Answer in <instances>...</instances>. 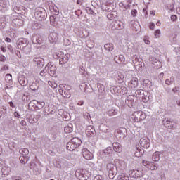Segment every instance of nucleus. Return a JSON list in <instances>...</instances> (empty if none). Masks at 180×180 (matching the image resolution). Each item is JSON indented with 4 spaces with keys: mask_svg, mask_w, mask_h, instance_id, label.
<instances>
[{
    "mask_svg": "<svg viewBox=\"0 0 180 180\" xmlns=\"http://www.w3.org/2000/svg\"><path fill=\"white\" fill-rule=\"evenodd\" d=\"M81 144H82V141H81L78 137H75L67 143L66 148L68 151H74V150H75V148H78Z\"/></svg>",
    "mask_w": 180,
    "mask_h": 180,
    "instance_id": "f257e3e1",
    "label": "nucleus"
},
{
    "mask_svg": "<svg viewBox=\"0 0 180 180\" xmlns=\"http://www.w3.org/2000/svg\"><path fill=\"white\" fill-rule=\"evenodd\" d=\"M115 129H116V125H115V122L112 120L108 122L107 125L101 124L99 126V130L103 131V133H109V131H113Z\"/></svg>",
    "mask_w": 180,
    "mask_h": 180,
    "instance_id": "f03ea898",
    "label": "nucleus"
},
{
    "mask_svg": "<svg viewBox=\"0 0 180 180\" xmlns=\"http://www.w3.org/2000/svg\"><path fill=\"white\" fill-rule=\"evenodd\" d=\"M34 16L37 20H46L47 18V12L43 8H36Z\"/></svg>",
    "mask_w": 180,
    "mask_h": 180,
    "instance_id": "7ed1b4c3",
    "label": "nucleus"
},
{
    "mask_svg": "<svg viewBox=\"0 0 180 180\" xmlns=\"http://www.w3.org/2000/svg\"><path fill=\"white\" fill-rule=\"evenodd\" d=\"M107 171L110 179H113L117 174V167L113 163H108L107 165Z\"/></svg>",
    "mask_w": 180,
    "mask_h": 180,
    "instance_id": "20e7f679",
    "label": "nucleus"
},
{
    "mask_svg": "<svg viewBox=\"0 0 180 180\" xmlns=\"http://www.w3.org/2000/svg\"><path fill=\"white\" fill-rule=\"evenodd\" d=\"M57 57L59 58V64L61 65L67 64L70 60V54L66 53L64 55L63 52H59L56 53Z\"/></svg>",
    "mask_w": 180,
    "mask_h": 180,
    "instance_id": "39448f33",
    "label": "nucleus"
},
{
    "mask_svg": "<svg viewBox=\"0 0 180 180\" xmlns=\"http://www.w3.org/2000/svg\"><path fill=\"white\" fill-rule=\"evenodd\" d=\"M86 171L84 169H78L75 172V176L78 178L79 180H86L88 178H89V176L86 174Z\"/></svg>",
    "mask_w": 180,
    "mask_h": 180,
    "instance_id": "423d86ee",
    "label": "nucleus"
},
{
    "mask_svg": "<svg viewBox=\"0 0 180 180\" xmlns=\"http://www.w3.org/2000/svg\"><path fill=\"white\" fill-rule=\"evenodd\" d=\"M164 126L167 129H170L172 130H175L176 129V122L172 120L171 118H168L165 122Z\"/></svg>",
    "mask_w": 180,
    "mask_h": 180,
    "instance_id": "0eeeda50",
    "label": "nucleus"
},
{
    "mask_svg": "<svg viewBox=\"0 0 180 180\" xmlns=\"http://www.w3.org/2000/svg\"><path fill=\"white\" fill-rule=\"evenodd\" d=\"M142 164L144 165V167H146V168L151 169V171H155V169H158V165L154 162L148 160H143Z\"/></svg>",
    "mask_w": 180,
    "mask_h": 180,
    "instance_id": "6e6552de",
    "label": "nucleus"
},
{
    "mask_svg": "<svg viewBox=\"0 0 180 180\" xmlns=\"http://www.w3.org/2000/svg\"><path fill=\"white\" fill-rule=\"evenodd\" d=\"M139 143L143 148H149L151 146V141L150 139L147 137L141 138L139 141Z\"/></svg>",
    "mask_w": 180,
    "mask_h": 180,
    "instance_id": "1a4fd4ad",
    "label": "nucleus"
},
{
    "mask_svg": "<svg viewBox=\"0 0 180 180\" xmlns=\"http://www.w3.org/2000/svg\"><path fill=\"white\" fill-rule=\"evenodd\" d=\"M33 105H35V108L37 109H43L44 106H46V103L44 101H37L36 100H32L30 102V106H33Z\"/></svg>",
    "mask_w": 180,
    "mask_h": 180,
    "instance_id": "9d476101",
    "label": "nucleus"
},
{
    "mask_svg": "<svg viewBox=\"0 0 180 180\" xmlns=\"http://www.w3.org/2000/svg\"><path fill=\"white\" fill-rule=\"evenodd\" d=\"M82 154L85 160H92L94 158V154L89 151L86 148L82 150Z\"/></svg>",
    "mask_w": 180,
    "mask_h": 180,
    "instance_id": "9b49d317",
    "label": "nucleus"
},
{
    "mask_svg": "<svg viewBox=\"0 0 180 180\" xmlns=\"http://www.w3.org/2000/svg\"><path fill=\"white\" fill-rule=\"evenodd\" d=\"M86 134L88 137H95L96 131L94 129V126L89 125L86 128Z\"/></svg>",
    "mask_w": 180,
    "mask_h": 180,
    "instance_id": "f8f14e48",
    "label": "nucleus"
},
{
    "mask_svg": "<svg viewBox=\"0 0 180 180\" xmlns=\"http://www.w3.org/2000/svg\"><path fill=\"white\" fill-rule=\"evenodd\" d=\"M58 34L56 32H51L49 35V41L50 43L55 44L58 43Z\"/></svg>",
    "mask_w": 180,
    "mask_h": 180,
    "instance_id": "ddd939ff",
    "label": "nucleus"
},
{
    "mask_svg": "<svg viewBox=\"0 0 180 180\" xmlns=\"http://www.w3.org/2000/svg\"><path fill=\"white\" fill-rule=\"evenodd\" d=\"M32 41L33 44H43V38L40 34H33Z\"/></svg>",
    "mask_w": 180,
    "mask_h": 180,
    "instance_id": "4468645a",
    "label": "nucleus"
},
{
    "mask_svg": "<svg viewBox=\"0 0 180 180\" xmlns=\"http://www.w3.org/2000/svg\"><path fill=\"white\" fill-rule=\"evenodd\" d=\"M33 61L38 68H43L44 66V59L43 58H34Z\"/></svg>",
    "mask_w": 180,
    "mask_h": 180,
    "instance_id": "2eb2a0df",
    "label": "nucleus"
},
{
    "mask_svg": "<svg viewBox=\"0 0 180 180\" xmlns=\"http://www.w3.org/2000/svg\"><path fill=\"white\" fill-rule=\"evenodd\" d=\"M18 79L19 84H21L22 86H26V85L28 84L27 78H26V77H25L23 75H19Z\"/></svg>",
    "mask_w": 180,
    "mask_h": 180,
    "instance_id": "dca6fc26",
    "label": "nucleus"
},
{
    "mask_svg": "<svg viewBox=\"0 0 180 180\" xmlns=\"http://www.w3.org/2000/svg\"><path fill=\"white\" fill-rule=\"evenodd\" d=\"M49 11L53 13V15H55V16H57V15L60 14V11H58V7L56 6L54 4L51 3L49 5Z\"/></svg>",
    "mask_w": 180,
    "mask_h": 180,
    "instance_id": "f3484780",
    "label": "nucleus"
},
{
    "mask_svg": "<svg viewBox=\"0 0 180 180\" xmlns=\"http://www.w3.org/2000/svg\"><path fill=\"white\" fill-rule=\"evenodd\" d=\"M113 77L116 82H118V84H122V82H123V76L120 72H114Z\"/></svg>",
    "mask_w": 180,
    "mask_h": 180,
    "instance_id": "a211bd4d",
    "label": "nucleus"
},
{
    "mask_svg": "<svg viewBox=\"0 0 180 180\" xmlns=\"http://www.w3.org/2000/svg\"><path fill=\"white\" fill-rule=\"evenodd\" d=\"M18 49H23V47L25 49H29V45H27V40L26 39H20L18 41Z\"/></svg>",
    "mask_w": 180,
    "mask_h": 180,
    "instance_id": "6ab92c4d",
    "label": "nucleus"
},
{
    "mask_svg": "<svg viewBox=\"0 0 180 180\" xmlns=\"http://www.w3.org/2000/svg\"><path fill=\"white\" fill-rule=\"evenodd\" d=\"M57 70V67L55 65H52L51 67L48 68V73L51 77H56V71Z\"/></svg>",
    "mask_w": 180,
    "mask_h": 180,
    "instance_id": "aec40b11",
    "label": "nucleus"
},
{
    "mask_svg": "<svg viewBox=\"0 0 180 180\" xmlns=\"http://www.w3.org/2000/svg\"><path fill=\"white\" fill-rule=\"evenodd\" d=\"M114 61L117 63V64H122V63H124L125 61L124 56L123 55L116 56L114 58Z\"/></svg>",
    "mask_w": 180,
    "mask_h": 180,
    "instance_id": "412c9836",
    "label": "nucleus"
},
{
    "mask_svg": "<svg viewBox=\"0 0 180 180\" xmlns=\"http://www.w3.org/2000/svg\"><path fill=\"white\" fill-rule=\"evenodd\" d=\"M112 147H113V150L114 151H115V153H122V145H120V143L115 142L112 143Z\"/></svg>",
    "mask_w": 180,
    "mask_h": 180,
    "instance_id": "4be33fe9",
    "label": "nucleus"
},
{
    "mask_svg": "<svg viewBox=\"0 0 180 180\" xmlns=\"http://www.w3.org/2000/svg\"><path fill=\"white\" fill-rule=\"evenodd\" d=\"M161 158V152H155L152 155L153 161L157 162L160 161Z\"/></svg>",
    "mask_w": 180,
    "mask_h": 180,
    "instance_id": "5701e85b",
    "label": "nucleus"
},
{
    "mask_svg": "<svg viewBox=\"0 0 180 180\" xmlns=\"http://www.w3.org/2000/svg\"><path fill=\"white\" fill-rule=\"evenodd\" d=\"M13 25H15V26H17L18 27H19L20 26H23L24 21L22 19L15 18L13 20Z\"/></svg>",
    "mask_w": 180,
    "mask_h": 180,
    "instance_id": "b1692460",
    "label": "nucleus"
},
{
    "mask_svg": "<svg viewBox=\"0 0 180 180\" xmlns=\"http://www.w3.org/2000/svg\"><path fill=\"white\" fill-rule=\"evenodd\" d=\"M19 153L21 155V157H25L29 155V149L26 148H22L19 150Z\"/></svg>",
    "mask_w": 180,
    "mask_h": 180,
    "instance_id": "393cba45",
    "label": "nucleus"
},
{
    "mask_svg": "<svg viewBox=\"0 0 180 180\" xmlns=\"http://www.w3.org/2000/svg\"><path fill=\"white\" fill-rule=\"evenodd\" d=\"M143 115V112H135L132 116L134 117L135 122H139L140 120V117H141Z\"/></svg>",
    "mask_w": 180,
    "mask_h": 180,
    "instance_id": "a878e982",
    "label": "nucleus"
},
{
    "mask_svg": "<svg viewBox=\"0 0 180 180\" xmlns=\"http://www.w3.org/2000/svg\"><path fill=\"white\" fill-rule=\"evenodd\" d=\"M40 117H41V115L40 114L34 115V117L32 118V120H29V123H37L39 120H40Z\"/></svg>",
    "mask_w": 180,
    "mask_h": 180,
    "instance_id": "bb28decb",
    "label": "nucleus"
},
{
    "mask_svg": "<svg viewBox=\"0 0 180 180\" xmlns=\"http://www.w3.org/2000/svg\"><path fill=\"white\" fill-rule=\"evenodd\" d=\"M129 175H131V176H136L137 178L141 176L140 172L136 169L130 170Z\"/></svg>",
    "mask_w": 180,
    "mask_h": 180,
    "instance_id": "cd10ccee",
    "label": "nucleus"
},
{
    "mask_svg": "<svg viewBox=\"0 0 180 180\" xmlns=\"http://www.w3.org/2000/svg\"><path fill=\"white\" fill-rule=\"evenodd\" d=\"M79 72L83 77H85L86 75H88V72L85 70V68H84V66L79 67Z\"/></svg>",
    "mask_w": 180,
    "mask_h": 180,
    "instance_id": "c85d7f7f",
    "label": "nucleus"
},
{
    "mask_svg": "<svg viewBox=\"0 0 180 180\" xmlns=\"http://www.w3.org/2000/svg\"><path fill=\"white\" fill-rule=\"evenodd\" d=\"M19 160L21 164H27V162L29 161V156H20Z\"/></svg>",
    "mask_w": 180,
    "mask_h": 180,
    "instance_id": "c756f323",
    "label": "nucleus"
},
{
    "mask_svg": "<svg viewBox=\"0 0 180 180\" xmlns=\"http://www.w3.org/2000/svg\"><path fill=\"white\" fill-rule=\"evenodd\" d=\"M105 50H108V51H113L115 50V47L113 46V44H106L104 45Z\"/></svg>",
    "mask_w": 180,
    "mask_h": 180,
    "instance_id": "7c9ffc66",
    "label": "nucleus"
},
{
    "mask_svg": "<svg viewBox=\"0 0 180 180\" xmlns=\"http://www.w3.org/2000/svg\"><path fill=\"white\" fill-rule=\"evenodd\" d=\"M103 153L105 155H110L113 153V148L109 146Z\"/></svg>",
    "mask_w": 180,
    "mask_h": 180,
    "instance_id": "2f4dec72",
    "label": "nucleus"
},
{
    "mask_svg": "<svg viewBox=\"0 0 180 180\" xmlns=\"http://www.w3.org/2000/svg\"><path fill=\"white\" fill-rule=\"evenodd\" d=\"M86 45L88 49H94V47L95 46V42H94V41L91 39H89L86 41Z\"/></svg>",
    "mask_w": 180,
    "mask_h": 180,
    "instance_id": "473e14b6",
    "label": "nucleus"
},
{
    "mask_svg": "<svg viewBox=\"0 0 180 180\" xmlns=\"http://www.w3.org/2000/svg\"><path fill=\"white\" fill-rule=\"evenodd\" d=\"M39 83L34 82L32 84H30V89H31V91H37L39 89Z\"/></svg>",
    "mask_w": 180,
    "mask_h": 180,
    "instance_id": "72a5a7b5",
    "label": "nucleus"
},
{
    "mask_svg": "<svg viewBox=\"0 0 180 180\" xmlns=\"http://www.w3.org/2000/svg\"><path fill=\"white\" fill-rule=\"evenodd\" d=\"M63 98H66V99H70L71 98V92L69 90L64 89V93L62 94Z\"/></svg>",
    "mask_w": 180,
    "mask_h": 180,
    "instance_id": "f704fd0d",
    "label": "nucleus"
},
{
    "mask_svg": "<svg viewBox=\"0 0 180 180\" xmlns=\"http://www.w3.org/2000/svg\"><path fill=\"white\" fill-rule=\"evenodd\" d=\"M11 172V167H4L1 169V172L3 175H9V172Z\"/></svg>",
    "mask_w": 180,
    "mask_h": 180,
    "instance_id": "c9c22d12",
    "label": "nucleus"
},
{
    "mask_svg": "<svg viewBox=\"0 0 180 180\" xmlns=\"http://www.w3.org/2000/svg\"><path fill=\"white\" fill-rule=\"evenodd\" d=\"M41 24L34 22V23H32V29H33L34 30H39V29H41Z\"/></svg>",
    "mask_w": 180,
    "mask_h": 180,
    "instance_id": "e433bc0d",
    "label": "nucleus"
},
{
    "mask_svg": "<svg viewBox=\"0 0 180 180\" xmlns=\"http://www.w3.org/2000/svg\"><path fill=\"white\" fill-rule=\"evenodd\" d=\"M65 133H71L72 131V124H68V126L64 127Z\"/></svg>",
    "mask_w": 180,
    "mask_h": 180,
    "instance_id": "4c0bfd02",
    "label": "nucleus"
},
{
    "mask_svg": "<svg viewBox=\"0 0 180 180\" xmlns=\"http://www.w3.org/2000/svg\"><path fill=\"white\" fill-rule=\"evenodd\" d=\"M107 115H108V116H116V115H117V110H115V109L109 110L107 112Z\"/></svg>",
    "mask_w": 180,
    "mask_h": 180,
    "instance_id": "58836bf2",
    "label": "nucleus"
},
{
    "mask_svg": "<svg viewBox=\"0 0 180 180\" xmlns=\"http://www.w3.org/2000/svg\"><path fill=\"white\" fill-rule=\"evenodd\" d=\"M174 82H175V79L174 78V77H172L169 79H167L165 80L166 85H172Z\"/></svg>",
    "mask_w": 180,
    "mask_h": 180,
    "instance_id": "ea45409f",
    "label": "nucleus"
},
{
    "mask_svg": "<svg viewBox=\"0 0 180 180\" xmlns=\"http://www.w3.org/2000/svg\"><path fill=\"white\" fill-rule=\"evenodd\" d=\"M118 89L121 90L120 95H126V94H127V88L124 86L118 87Z\"/></svg>",
    "mask_w": 180,
    "mask_h": 180,
    "instance_id": "a19ab883",
    "label": "nucleus"
},
{
    "mask_svg": "<svg viewBox=\"0 0 180 180\" xmlns=\"http://www.w3.org/2000/svg\"><path fill=\"white\" fill-rule=\"evenodd\" d=\"M23 7H19V6H15L13 8V11L15 13H18V15H20L22 13V8Z\"/></svg>",
    "mask_w": 180,
    "mask_h": 180,
    "instance_id": "79ce46f5",
    "label": "nucleus"
},
{
    "mask_svg": "<svg viewBox=\"0 0 180 180\" xmlns=\"http://www.w3.org/2000/svg\"><path fill=\"white\" fill-rule=\"evenodd\" d=\"M131 84L132 85H134V87H136L137 86V85H139V80L137 78H133L131 80Z\"/></svg>",
    "mask_w": 180,
    "mask_h": 180,
    "instance_id": "37998d69",
    "label": "nucleus"
},
{
    "mask_svg": "<svg viewBox=\"0 0 180 180\" xmlns=\"http://www.w3.org/2000/svg\"><path fill=\"white\" fill-rule=\"evenodd\" d=\"M143 151L141 150V149L137 148L135 153L136 157H141V155H143Z\"/></svg>",
    "mask_w": 180,
    "mask_h": 180,
    "instance_id": "c03bdc74",
    "label": "nucleus"
},
{
    "mask_svg": "<svg viewBox=\"0 0 180 180\" xmlns=\"http://www.w3.org/2000/svg\"><path fill=\"white\" fill-rule=\"evenodd\" d=\"M49 19L51 25H52V26H54V24L56 23V16L51 15Z\"/></svg>",
    "mask_w": 180,
    "mask_h": 180,
    "instance_id": "a18cd8bd",
    "label": "nucleus"
},
{
    "mask_svg": "<svg viewBox=\"0 0 180 180\" xmlns=\"http://www.w3.org/2000/svg\"><path fill=\"white\" fill-rule=\"evenodd\" d=\"M23 51H25V54H29L32 51V48H30V46H29L28 49H26L25 47L22 48Z\"/></svg>",
    "mask_w": 180,
    "mask_h": 180,
    "instance_id": "49530a36",
    "label": "nucleus"
},
{
    "mask_svg": "<svg viewBox=\"0 0 180 180\" xmlns=\"http://www.w3.org/2000/svg\"><path fill=\"white\" fill-rule=\"evenodd\" d=\"M121 180H130V178L129 177V176L126 174H123L121 175L120 177Z\"/></svg>",
    "mask_w": 180,
    "mask_h": 180,
    "instance_id": "de8ad7c7",
    "label": "nucleus"
},
{
    "mask_svg": "<svg viewBox=\"0 0 180 180\" xmlns=\"http://www.w3.org/2000/svg\"><path fill=\"white\" fill-rule=\"evenodd\" d=\"M83 116L84 119H86V120H91V115L89 114V112H84L83 114Z\"/></svg>",
    "mask_w": 180,
    "mask_h": 180,
    "instance_id": "09e8293b",
    "label": "nucleus"
},
{
    "mask_svg": "<svg viewBox=\"0 0 180 180\" xmlns=\"http://www.w3.org/2000/svg\"><path fill=\"white\" fill-rule=\"evenodd\" d=\"M116 24L117 25V29H123V27H124V26H123V22L120 21H117Z\"/></svg>",
    "mask_w": 180,
    "mask_h": 180,
    "instance_id": "8fccbe9b",
    "label": "nucleus"
},
{
    "mask_svg": "<svg viewBox=\"0 0 180 180\" xmlns=\"http://www.w3.org/2000/svg\"><path fill=\"white\" fill-rule=\"evenodd\" d=\"M63 44L65 46H70V44H71V41H70V39L65 38V39H64Z\"/></svg>",
    "mask_w": 180,
    "mask_h": 180,
    "instance_id": "3c124183",
    "label": "nucleus"
},
{
    "mask_svg": "<svg viewBox=\"0 0 180 180\" xmlns=\"http://www.w3.org/2000/svg\"><path fill=\"white\" fill-rule=\"evenodd\" d=\"M119 88H122V86H116V87L114 89L115 92H117V94H120L121 91H122V90L120 89Z\"/></svg>",
    "mask_w": 180,
    "mask_h": 180,
    "instance_id": "603ef678",
    "label": "nucleus"
},
{
    "mask_svg": "<svg viewBox=\"0 0 180 180\" xmlns=\"http://www.w3.org/2000/svg\"><path fill=\"white\" fill-rule=\"evenodd\" d=\"M161 33V31L160 30H157L155 32V37L156 39H158V37H160V34Z\"/></svg>",
    "mask_w": 180,
    "mask_h": 180,
    "instance_id": "864d4df0",
    "label": "nucleus"
},
{
    "mask_svg": "<svg viewBox=\"0 0 180 180\" xmlns=\"http://www.w3.org/2000/svg\"><path fill=\"white\" fill-rule=\"evenodd\" d=\"M27 81H28V84L30 83V85H31L33 82V81H34V77H28V79H27Z\"/></svg>",
    "mask_w": 180,
    "mask_h": 180,
    "instance_id": "5fc2aeb1",
    "label": "nucleus"
},
{
    "mask_svg": "<svg viewBox=\"0 0 180 180\" xmlns=\"http://www.w3.org/2000/svg\"><path fill=\"white\" fill-rule=\"evenodd\" d=\"M178 16H176V15H171V20H172V22H176Z\"/></svg>",
    "mask_w": 180,
    "mask_h": 180,
    "instance_id": "6e6d98bb",
    "label": "nucleus"
},
{
    "mask_svg": "<svg viewBox=\"0 0 180 180\" xmlns=\"http://www.w3.org/2000/svg\"><path fill=\"white\" fill-rule=\"evenodd\" d=\"M172 92L174 93V94H176V92H178V91H179V87H178V86H175V87H174L173 89H172Z\"/></svg>",
    "mask_w": 180,
    "mask_h": 180,
    "instance_id": "4d7b16f0",
    "label": "nucleus"
},
{
    "mask_svg": "<svg viewBox=\"0 0 180 180\" xmlns=\"http://www.w3.org/2000/svg\"><path fill=\"white\" fill-rule=\"evenodd\" d=\"M131 15L132 16H136L137 15V10H136V9L132 10L131 12Z\"/></svg>",
    "mask_w": 180,
    "mask_h": 180,
    "instance_id": "13d9d810",
    "label": "nucleus"
},
{
    "mask_svg": "<svg viewBox=\"0 0 180 180\" xmlns=\"http://www.w3.org/2000/svg\"><path fill=\"white\" fill-rule=\"evenodd\" d=\"M136 94H137L138 95H143V94H144V91H143V90H136Z\"/></svg>",
    "mask_w": 180,
    "mask_h": 180,
    "instance_id": "bf43d9fd",
    "label": "nucleus"
},
{
    "mask_svg": "<svg viewBox=\"0 0 180 180\" xmlns=\"http://www.w3.org/2000/svg\"><path fill=\"white\" fill-rule=\"evenodd\" d=\"M149 27L150 30H154V27H155V24H154V22L150 23Z\"/></svg>",
    "mask_w": 180,
    "mask_h": 180,
    "instance_id": "052dcab7",
    "label": "nucleus"
},
{
    "mask_svg": "<svg viewBox=\"0 0 180 180\" xmlns=\"http://www.w3.org/2000/svg\"><path fill=\"white\" fill-rule=\"evenodd\" d=\"M15 54L18 57V58H22V55H20V51H15Z\"/></svg>",
    "mask_w": 180,
    "mask_h": 180,
    "instance_id": "680f3d73",
    "label": "nucleus"
},
{
    "mask_svg": "<svg viewBox=\"0 0 180 180\" xmlns=\"http://www.w3.org/2000/svg\"><path fill=\"white\" fill-rule=\"evenodd\" d=\"M58 85L56 84V83L55 82H52L51 83V88H53V89H56V88H57Z\"/></svg>",
    "mask_w": 180,
    "mask_h": 180,
    "instance_id": "e2e57ef3",
    "label": "nucleus"
},
{
    "mask_svg": "<svg viewBox=\"0 0 180 180\" xmlns=\"http://www.w3.org/2000/svg\"><path fill=\"white\" fill-rule=\"evenodd\" d=\"M6 58L5 56H0V61L4 63L6 61Z\"/></svg>",
    "mask_w": 180,
    "mask_h": 180,
    "instance_id": "0e129e2a",
    "label": "nucleus"
},
{
    "mask_svg": "<svg viewBox=\"0 0 180 180\" xmlns=\"http://www.w3.org/2000/svg\"><path fill=\"white\" fill-rule=\"evenodd\" d=\"M6 70H9V68L8 67L7 65H5L1 68V70H2V71H6Z\"/></svg>",
    "mask_w": 180,
    "mask_h": 180,
    "instance_id": "69168bd1",
    "label": "nucleus"
},
{
    "mask_svg": "<svg viewBox=\"0 0 180 180\" xmlns=\"http://www.w3.org/2000/svg\"><path fill=\"white\" fill-rule=\"evenodd\" d=\"M14 116H15V117H18V118L20 117V115L16 111L14 112Z\"/></svg>",
    "mask_w": 180,
    "mask_h": 180,
    "instance_id": "338daca9",
    "label": "nucleus"
},
{
    "mask_svg": "<svg viewBox=\"0 0 180 180\" xmlns=\"http://www.w3.org/2000/svg\"><path fill=\"white\" fill-rule=\"evenodd\" d=\"M4 115H5V110H0V119L2 117V116H4Z\"/></svg>",
    "mask_w": 180,
    "mask_h": 180,
    "instance_id": "774afa93",
    "label": "nucleus"
}]
</instances>
